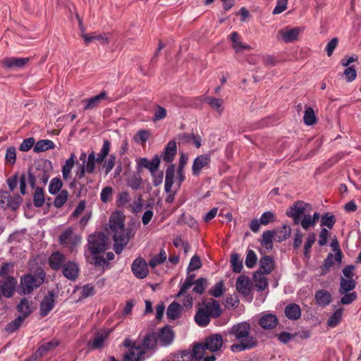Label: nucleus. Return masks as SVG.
Listing matches in <instances>:
<instances>
[{
    "label": "nucleus",
    "mask_w": 361,
    "mask_h": 361,
    "mask_svg": "<svg viewBox=\"0 0 361 361\" xmlns=\"http://www.w3.org/2000/svg\"><path fill=\"white\" fill-rule=\"evenodd\" d=\"M17 310L21 313L20 316H23V318L25 319L32 312V300H30L26 298L21 299L17 305Z\"/></svg>",
    "instance_id": "nucleus-30"
},
{
    "label": "nucleus",
    "mask_w": 361,
    "mask_h": 361,
    "mask_svg": "<svg viewBox=\"0 0 361 361\" xmlns=\"http://www.w3.org/2000/svg\"><path fill=\"white\" fill-rule=\"evenodd\" d=\"M312 210L310 204L298 200L293 204L286 211L287 216L293 219L295 225H299L300 219L306 214L310 213Z\"/></svg>",
    "instance_id": "nucleus-8"
},
{
    "label": "nucleus",
    "mask_w": 361,
    "mask_h": 361,
    "mask_svg": "<svg viewBox=\"0 0 361 361\" xmlns=\"http://www.w3.org/2000/svg\"><path fill=\"white\" fill-rule=\"evenodd\" d=\"M30 61V58L8 57L4 59L1 63L4 68L20 69L24 68Z\"/></svg>",
    "instance_id": "nucleus-14"
},
{
    "label": "nucleus",
    "mask_w": 361,
    "mask_h": 361,
    "mask_svg": "<svg viewBox=\"0 0 361 361\" xmlns=\"http://www.w3.org/2000/svg\"><path fill=\"white\" fill-rule=\"evenodd\" d=\"M195 275L194 274H188L183 283L180 286V290L178 293L176 295V298H180L181 296H183L185 295L186 291L192 286L195 284Z\"/></svg>",
    "instance_id": "nucleus-42"
},
{
    "label": "nucleus",
    "mask_w": 361,
    "mask_h": 361,
    "mask_svg": "<svg viewBox=\"0 0 361 361\" xmlns=\"http://www.w3.org/2000/svg\"><path fill=\"white\" fill-rule=\"evenodd\" d=\"M181 306L177 302H172L167 308L166 314L171 319L178 318L181 314Z\"/></svg>",
    "instance_id": "nucleus-46"
},
{
    "label": "nucleus",
    "mask_w": 361,
    "mask_h": 361,
    "mask_svg": "<svg viewBox=\"0 0 361 361\" xmlns=\"http://www.w3.org/2000/svg\"><path fill=\"white\" fill-rule=\"evenodd\" d=\"M75 156L71 154L70 157L66 161L65 164L62 167L63 178L66 180L71 176V170L74 166Z\"/></svg>",
    "instance_id": "nucleus-45"
},
{
    "label": "nucleus",
    "mask_w": 361,
    "mask_h": 361,
    "mask_svg": "<svg viewBox=\"0 0 361 361\" xmlns=\"http://www.w3.org/2000/svg\"><path fill=\"white\" fill-rule=\"evenodd\" d=\"M177 153V145L174 140L169 141L166 145L161 154L163 160L166 162L173 161Z\"/></svg>",
    "instance_id": "nucleus-28"
},
{
    "label": "nucleus",
    "mask_w": 361,
    "mask_h": 361,
    "mask_svg": "<svg viewBox=\"0 0 361 361\" xmlns=\"http://www.w3.org/2000/svg\"><path fill=\"white\" fill-rule=\"evenodd\" d=\"M168 357L171 361H192L190 350H185L177 353L171 354Z\"/></svg>",
    "instance_id": "nucleus-47"
},
{
    "label": "nucleus",
    "mask_w": 361,
    "mask_h": 361,
    "mask_svg": "<svg viewBox=\"0 0 361 361\" xmlns=\"http://www.w3.org/2000/svg\"><path fill=\"white\" fill-rule=\"evenodd\" d=\"M230 39L232 42V47L236 53L242 52L244 50H250L252 47L241 41L240 36L237 32H233L230 35Z\"/></svg>",
    "instance_id": "nucleus-26"
},
{
    "label": "nucleus",
    "mask_w": 361,
    "mask_h": 361,
    "mask_svg": "<svg viewBox=\"0 0 361 361\" xmlns=\"http://www.w3.org/2000/svg\"><path fill=\"white\" fill-rule=\"evenodd\" d=\"M78 265L72 261L65 263L62 267V273L63 276L71 281H75L79 274Z\"/></svg>",
    "instance_id": "nucleus-20"
},
{
    "label": "nucleus",
    "mask_w": 361,
    "mask_h": 361,
    "mask_svg": "<svg viewBox=\"0 0 361 361\" xmlns=\"http://www.w3.org/2000/svg\"><path fill=\"white\" fill-rule=\"evenodd\" d=\"M274 239L277 242H282L290 236L291 228L288 225H283L281 228L273 231Z\"/></svg>",
    "instance_id": "nucleus-36"
},
{
    "label": "nucleus",
    "mask_w": 361,
    "mask_h": 361,
    "mask_svg": "<svg viewBox=\"0 0 361 361\" xmlns=\"http://www.w3.org/2000/svg\"><path fill=\"white\" fill-rule=\"evenodd\" d=\"M343 314V309L336 310L327 321V325L330 327L336 326L341 322Z\"/></svg>",
    "instance_id": "nucleus-56"
},
{
    "label": "nucleus",
    "mask_w": 361,
    "mask_h": 361,
    "mask_svg": "<svg viewBox=\"0 0 361 361\" xmlns=\"http://www.w3.org/2000/svg\"><path fill=\"white\" fill-rule=\"evenodd\" d=\"M274 268V261L270 256H264L259 260V272L269 274Z\"/></svg>",
    "instance_id": "nucleus-33"
},
{
    "label": "nucleus",
    "mask_w": 361,
    "mask_h": 361,
    "mask_svg": "<svg viewBox=\"0 0 361 361\" xmlns=\"http://www.w3.org/2000/svg\"><path fill=\"white\" fill-rule=\"evenodd\" d=\"M131 270L135 276L140 279L146 278L149 274L147 264L142 257H137L133 261Z\"/></svg>",
    "instance_id": "nucleus-12"
},
{
    "label": "nucleus",
    "mask_w": 361,
    "mask_h": 361,
    "mask_svg": "<svg viewBox=\"0 0 361 361\" xmlns=\"http://www.w3.org/2000/svg\"><path fill=\"white\" fill-rule=\"evenodd\" d=\"M224 334L233 337L234 341H238L231 346L232 352L250 350L255 348L258 344L257 338L251 334V325L247 322L235 324L224 331Z\"/></svg>",
    "instance_id": "nucleus-1"
},
{
    "label": "nucleus",
    "mask_w": 361,
    "mask_h": 361,
    "mask_svg": "<svg viewBox=\"0 0 361 361\" xmlns=\"http://www.w3.org/2000/svg\"><path fill=\"white\" fill-rule=\"evenodd\" d=\"M123 345L128 348L123 357V361H143L145 360V350L142 348L140 343L127 338L123 341Z\"/></svg>",
    "instance_id": "nucleus-7"
},
{
    "label": "nucleus",
    "mask_w": 361,
    "mask_h": 361,
    "mask_svg": "<svg viewBox=\"0 0 361 361\" xmlns=\"http://www.w3.org/2000/svg\"><path fill=\"white\" fill-rule=\"evenodd\" d=\"M55 147L54 143L50 140H41L34 145L33 151L36 153L47 151Z\"/></svg>",
    "instance_id": "nucleus-41"
},
{
    "label": "nucleus",
    "mask_w": 361,
    "mask_h": 361,
    "mask_svg": "<svg viewBox=\"0 0 361 361\" xmlns=\"http://www.w3.org/2000/svg\"><path fill=\"white\" fill-rule=\"evenodd\" d=\"M24 320L23 316H18L14 320L7 324L5 327V331L9 334L13 333L19 329Z\"/></svg>",
    "instance_id": "nucleus-53"
},
{
    "label": "nucleus",
    "mask_w": 361,
    "mask_h": 361,
    "mask_svg": "<svg viewBox=\"0 0 361 361\" xmlns=\"http://www.w3.org/2000/svg\"><path fill=\"white\" fill-rule=\"evenodd\" d=\"M98 255L99 254L92 255V257L90 259L89 255L87 252H85V256L90 264H92L96 267L102 268L104 271L105 269L109 267V262L104 257Z\"/></svg>",
    "instance_id": "nucleus-34"
},
{
    "label": "nucleus",
    "mask_w": 361,
    "mask_h": 361,
    "mask_svg": "<svg viewBox=\"0 0 361 361\" xmlns=\"http://www.w3.org/2000/svg\"><path fill=\"white\" fill-rule=\"evenodd\" d=\"M81 37L84 39L86 44H89L94 40L98 41L102 44H106L109 43L108 38L102 35H94L90 36L87 34H82Z\"/></svg>",
    "instance_id": "nucleus-49"
},
{
    "label": "nucleus",
    "mask_w": 361,
    "mask_h": 361,
    "mask_svg": "<svg viewBox=\"0 0 361 361\" xmlns=\"http://www.w3.org/2000/svg\"><path fill=\"white\" fill-rule=\"evenodd\" d=\"M200 308L204 310L212 318H217L221 314L220 305L214 299H210L208 301L202 300Z\"/></svg>",
    "instance_id": "nucleus-15"
},
{
    "label": "nucleus",
    "mask_w": 361,
    "mask_h": 361,
    "mask_svg": "<svg viewBox=\"0 0 361 361\" xmlns=\"http://www.w3.org/2000/svg\"><path fill=\"white\" fill-rule=\"evenodd\" d=\"M55 295L53 291H49L44 296L40 304V314L42 317L47 316L54 308L55 305Z\"/></svg>",
    "instance_id": "nucleus-19"
},
{
    "label": "nucleus",
    "mask_w": 361,
    "mask_h": 361,
    "mask_svg": "<svg viewBox=\"0 0 361 361\" xmlns=\"http://www.w3.org/2000/svg\"><path fill=\"white\" fill-rule=\"evenodd\" d=\"M225 292L224 284L222 281H220L214 284L209 290V294L215 297L219 298Z\"/></svg>",
    "instance_id": "nucleus-59"
},
{
    "label": "nucleus",
    "mask_w": 361,
    "mask_h": 361,
    "mask_svg": "<svg viewBox=\"0 0 361 361\" xmlns=\"http://www.w3.org/2000/svg\"><path fill=\"white\" fill-rule=\"evenodd\" d=\"M108 99V94L106 91L101 92L99 94L90 97L87 99L82 100V103H85V106L83 108L84 111L89 110V109H93L96 107H97L99 104L103 100H106Z\"/></svg>",
    "instance_id": "nucleus-21"
},
{
    "label": "nucleus",
    "mask_w": 361,
    "mask_h": 361,
    "mask_svg": "<svg viewBox=\"0 0 361 361\" xmlns=\"http://www.w3.org/2000/svg\"><path fill=\"white\" fill-rule=\"evenodd\" d=\"M315 240L316 238L315 234L314 233H310L308 234V236L304 245V255L306 258H310L311 248L313 244L314 243Z\"/></svg>",
    "instance_id": "nucleus-60"
},
{
    "label": "nucleus",
    "mask_w": 361,
    "mask_h": 361,
    "mask_svg": "<svg viewBox=\"0 0 361 361\" xmlns=\"http://www.w3.org/2000/svg\"><path fill=\"white\" fill-rule=\"evenodd\" d=\"M237 290L244 296L248 295L252 289V283L250 278L245 275L238 276L235 283Z\"/></svg>",
    "instance_id": "nucleus-18"
},
{
    "label": "nucleus",
    "mask_w": 361,
    "mask_h": 361,
    "mask_svg": "<svg viewBox=\"0 0 361 361\" xmlns=\"http://www.w3.org/2000/svg\"><path fill=\"white\" fill-rule=\"evenodd\" d=\"M278 322V318L274 314H264L259 319V325L264 329H273Z\"/></svg>",
    "instance_id": "nucleus-25"
},
{
    "label": "nucleus",
    "mask_w": 361,
    "mask_h": 361,
    "mask_svg": "<svg viewBox=\"0 0 361 361\" xmlns=\"http://www.w3.org/2000/svg\"><path fill=\"white\" fill-rule=\"evenodd\" d=\"M211 163V156L209 154H204L197 156L193 161L192 166V173L194 176H199L201 171L204 168H209Z\"/></svg>",
    "instance_id": "nucleus-11"
},
{
    "label": "nucleus",
    "mask_w": 361,
    "mask_h": 361,
    "mask_svg": "<svg viewBox=\"0 0 361 361\" xmlns=\"http://www.w3.org/2000/svg\"><path fill=\"white\" fill-rule=\"evenodd\" d=\"M157 339L158 343L162 346H168L171 344L174 339V334L172 329L169 326L161 329Z\"/></svg>",
    "instance_id": "nucleus-17"
},
{
    "label": "nucleus",
    "mask_w": 361,
    "mask_h": 361,
    "mask_svg": "<svg viewBox=\"0 0 361 361\" xmlns=\"http://www.w3.org/2000/svg\"><path fill=\"white\" fill-rule=\"evenodd\" d=\"M356 286V282L353 279L341 278L339 293L343 294L353 290Z\"/></svg>",
    "instance_id": "nucleus-39"
},
{
    "label": "nucleus",
    "mask_w": 361,
    "mask_h": 361,
    "mask_svg": "<svg viewBox=\"0 0 361 361\" xmlns=\"http://www.w3.org/2000/svg\"><path fill=\"white\" fill-rule=\"evenodd\" d=\"M315 300L318 305L326 307L331 303L332 296L329 291L326 290H319L315 293Z\"/></svg>",
    "instance_id": "nucleus-31"
},
{
    "label": "nucleus",
    "mask_w": 361,
    "mask_h": 361,
    "mask_svg": "<svg viewBox=\"0 0 361 361\" xmlns=\"http://www.w3.org/2000/svg\"><path fill=\"white\" fill-rule=\"evenodd\" d=\"M303 120L307 126H312L316 123L314 111L312 107L306 108L303 116Z\"/></svg>",
    "instance_id": "nucleus-62"
},
{
    "label": "nucleus",
    "mask_w": 361,
    "mask_h": 361,
    "mask_svg": "<svg viewBox=\"0 0 361 361\" xmlns=\"http://www.w3.org/2000/svg\"><path fill=\"white\" fill-rule=\"evenodd\" d=\"M257 261V257L255 252L252 250H248L245 258V265L247 268H253Z\"/></svg>",
    "instance_id": "nucleus-63"
},
{
    "label": "nucleus",
    "mask_w": 361,
    "mask_h": 361,
    "mask_svg": "<svg viewBox=\"0 0 361 361\" xmlns=\"http://www.w3.org/2000/svg\"><path fill=\"white\" fill-rule=\"evenodd\" d=\"M166 259V253L164 249H161L159 253L154 256L149 261V265L152 268L156 267L157 265L162 264Z\"/></svg>",
    "instance_id": "nucleus-57"
},
{
    "label": "nucleus",
    "mask_w": 361,
    "mask_h": 361,
    "mask_svg": "<svg viewBox=\"0 0 361 361\" xmlns=\"http://www.w3.org/2000/svg\"><path fill=\"white\" fill-rule=\"evenodd\" d=\"M285 315L291 320H297L301 316V309L300 306L295 303L288 304L285 307Z\"/></svg>",
    "instance_id": "nucleus-35"
},
{
    "label": "nucleus",
    "mask_w": 361,
    "mask_h": 361,
    "mask_svg": "<svg viewBox=\"0 0 361 361\" xmlns=\"http://www.w3.org/2000/svg\"><path fill=\"white\" fill-rule=\"evenodd\" d=\"M223 341V337L221 334H212L205 338L204 342V348L211 352H216L222 347Z\"/></svg>",
    "instance_id": "nucleus-16"
},
{
    "label": "nucleus",
    "mask_w": 361,
    "mask_h": 361,
    "mask_svg": "<svg viewBox=\"0 0 361 361\" xmlns=\"http://www.w3.org/2000/svg\"><path fill=\"white\" fill-rule=\"evenodd\" d=\"M62 180L59 178H54L49 183V192L51 195H56L58 192L62 190Z\"/></svg>",
    "instance_id": "nucleus-55"
},
{
    "label": "nucleus",
    "mask_w": 361,
    "mask_h": 361,
    "mask_svg": "<svg viewBox=\"0 0 361 361\" xmlns=\"http://www.w3.org/2000/svg\"><path fill=\"white\" fill-rule=\"evenodd\" d=\"M161 162L160 157L156 154L153 158L149 160L147 158H140L137 160V169L140 171L142 169L145 168L149 171L151 175L157 173Z\"/></svg>",
    "instance_id": "nucleus-10"
},
{
    "label": "nucleus",
    "mask_w": 361,
    "mask_h": 361,
    "mask_svg": "<svg viewBox=\"0 0 361 361\" xmlns=\"http://www.w3.org/2000/svg\"><path fill=\"white\" fill-rule=\"evenodd\" d=\"M66 262L65 255L60 252H53L49 257V264L55 271L62 269Z\"/></svg>",
    "instance_id": "nucleus-24"
},
{
    "label": "nucleus",
    "mask_w": 361,
    "mask_h": 361,
    "mask_svg": "<svg viewBox=\"0 0 361 361\" xmlns=\"http://www.w3.org/2000/svg\"><path fill=\"white\" fill-rule=\"evenodd\" d=\"M35 192L33 195V203L36 207H41L44 203V190L41 187L35 188Z\"/></svg>",
    "instance_id": "nucleus-50"
},
{
    "label": "nucleus",
    "mask_w": 361,
    "mask_h": 361,
    "mask_svg": "<svg viewBox=\"0 0 361 361\" xmlns=\"http://www.w3.org/2000/svg\"><path fill=\"white\" fill-rule=\"evenodd\" d=\"M109 226V233L112 235L114 241V251L116 254H120L132 237V231L128 228H125L124 216L119 212H114L111 214Z\"/></svg>",
    "instance_id": "nucleus-2"
},
{
    "label": "nucleus",
    "mask_w": 361,
    "mask_h": 361,
    "mask_svg": "<svg viewBox=\"0 0 361 361\" xmlns=\"http://www.w3.org/2000/svg\"><path fill=\"white\" fill-rule=\"evenodd\" d=\"M111 332L112 329H103L96 332L94 337L87 342V347L90 350L102 348Z\"/></svg>",
    "instance_id": "nucleus-9"
},
{
    "label": "nucleus",
    "mask_w": 361,
    "mask_h": 361,
    "mask_svg": "<svg viewBox=\"0 0 361 361\" xmlns=\"http://www.w3.org/2000/svg\"><path fill=\"white\" fill-rule=\"evenodd\" d=\"M231 264L232 270L235 273H240L243 269V262L237 253H232L231 255Z\"/></svg>",
    "instance_id": "nucleus-58"
},
{
    "label": "nucleus",
    "mask_w": 361,
    "mask_h": 361,
    "mask_svg": "<svg viewBox=\"0 0 361 361\" xmlns=\"http://www.w3.org/2000/svg\"><path fill=\"white\" fill-rule=\"evenodd\" d=\"M299 224H300L302 228L305 231H307L310 228L315 226L314 221L312 220V216L310 214H305L302 216V219H300Z\"/></svg>",
    "instance_id": "nucleus-64"
},
{
    "label": "nucleus",
    "mask_w": 361,
    "mask_h": 361,
    "mask_svg": "<svg viewBox=\"0 0 361 361\" xmlns=\"http://www.w3.org/2000/svg\"><path fill=\"white\" fill-rule=\"evenodd\" d=\"M108 239L103 233H94L87 238V247L91 255L104 252L108 248Z\"/></svg>",
    "instance_id": "nucleus-6"
},
{
    "label": "nucleus",
    "mask_w": 361,
    "mask_h": 361,
    "mask_svg": "<svg viewBox=\"0 0 361 361\" xmlns=\"http://www.w3.org/2000/svg\"><path fill=\"white\" fill-rule=\"evenodd\" d=\"M212 317H210L204 310H202L199 307L195 315V320L196 323L200 326L204 327L207 326L211 320Z\"/></svg>",
    "instance_id": "nucleus-40"
},
{
    "label": "nucleus",
    "mask_w": 361,
    "mask_h": 361,
    "mask_svg": "<svg viewBox=\"0 0 361 361\" xmlns=\"http://www.w3.org/2000/svg\"><path fill=\"white\" fill-rule=\"evenodd\" d=\"M336 222V217L329 212L325 213L321 217V226H326L328 228L331 229Z\"/></svg>",
    "instance_id": "nucleus-61"
},
{
    "label": "nucleus",
    "mask_w": 361,
    "mask_h": 361,
    "mask_svg": "<svg viewBox=\"0 0 361 361\" xmlns=\"http://www.w3.org/2000/svg\"><path fill=\"white\" fill-rule=\"evenodd\" d=\"M17 280L13 276H7L5 281H1L3 296L11 298L15 293Z\"/></svg>",
    "instance_id": "nucleus-23"
},
{
    "label": "nucleus",
    "mask_w": 361,
    "mask_h": 361,
    "mask_svg": "<svg viewBox=\"0 0 361 361\" xmlns=\"http://www.w3.org/2000/svg\"><path fill=\"white\" fill-rule=\"evenodd\" d=\"M343 254L342 252H336L334 255L332 253L328 254L326 258L324 259L323 264V274H326L329 269L337 262L341 264L342 262Z\"/></svg>",
    "instance_id": "nucleus-27"
},
{
    "label": "nucleus",
    "mask_w": 361,
    "mask_h": 361,
    "mask_svg": "<svg viewBox=\"0 0 361 361\" xmlns=\"http://www.w3.org/2000/svg\"><path fill=\"white\" fill-rule=\"evenodd\" d=\"M59 343L57 341H49L41 346L36 350V352L32 355L33 360L43 357L48 351L55 348L58 346Z\"/></svg>",
    "instance_id": "nucleus-32"
},
{
    "label": "nucleus",
    "mask_w": 361,
    "mask_h": 361,
    "mask_svg": "<svg viewBox=\"0 0 361 361\" xmlns=\"http://www.w3.org/2000/svg\"><path fill=\"white\" fill-rule=\"evenodd\" d=\"M111 149V142L108 140H104L99 152L97 154L94 151H92L87 156L86 164V171L88 173H93L95 170L96 164H102V169L107 175L115 166L116 155L114 154H109Z\"/></svg>",
    "instance_id": "nucleus-3"
},
{
    "label": "nucleus",
    "mask_w": 361,
    "mask_h": 361,
    "mask_svg": "<svg viewBox=\"0 0 361 361\" xmlns=\"http://www.w3.org/2000/svg\"><path fill=\"white\" fill-rule=\"evenodd\" d=\"M264 274H265L257 271L253 276L255 285L257 289L259 291L264 290L268 286L267 279Z\"/></svg>",
    "instance_id": "nucleus-44"
},
{
    "label": "nucleus",
    "mask_w": 361,
    "mask_h": 361,
    "mask_svg": "<svg viewBox=\"0 0 361 361\" xmlns=\"http://www.w3.org/2000/svg\"><path fill=\"white\" fill-rule=\"evenodd\" d=\"M175 171L176 169L174 164H170L166 170L164 190L166 193H170L171 192V188L174 183Z\"/></svg>",
    "instance_id": "nucleus-29"
},
{
    "label": "nucleus",
    "mask_w": 361,
    "mask_h": 361,
    "mask_svg": "<svg viewBox=\"0 0 361 361\" xmlns=\"http://www.w3.org/2000/svg\"><path fill=\"white\" fill-rule=\"evenodd\" d=\"M80 237L78 235L73 236L71 228L65 230L59 236V243L62 245L75 246L80 242Z\"/></svg>",
    "instance_id": "nucleus-22"
},
{
    "label": "nucleus",
    "mask_w": 361,
    "mask_h": 361,
    "mask_svg": "<svg viewBox=\"0 0 361 361\" xmlns=\"http://www.w3.org/2000/svg\"><path fill=\"white\" fill-rule=\"evenodd\" d=\"M188 160V156L183 153H181L179 157V163L177 169V178L178 186H180L185 179V176L184 174V169L185 165L187 164Z\"/></svg>",
    "instance_id": "nucleus-37"
},
{
    "label": "nucleus",
    "mask_w": 361,
    "mask_h": 361,
    "mask_svg": "<svg viewBox=\"0 0 361 361\" xmlns=\"http://www.w3.org/2000/svg\"><path fill=\"white\" fill-rule=\"evenodd\" d=\"M209 283L205 278H199L195 281L192 291L202 295L207 288Z\"/></svg>",
    "instance_id": "nucleus-54"
},
{
    "label": "nucleus",
    "mask_w": 361,
    "mask_h": 361,
    "mask_svg": "<svg viewBox=\"0 0 361 361\" xmlns=\"http://www.w3.org/2000/svg\"><path fill=\"white\" fill-rule=\"evenodd\" d=\"M57 194L58 195L55 197L53 204L56 208L59 209L62 207L68 200V192L66 190H62Z\"/></svg>",
    "instance_id": "nucleus-51"
},
{
    "label": "nucleus",
    "mask_w": 361,
    "mask_h": 361,
    "mask_svg": "<svg viewBox=\"0 0 361 361\" xmlns=\"http://www.w3.org/2000/svg\"><path fill=\"white\" fill-rule=\"evenodd\" d=\"M53 169L52 163L47 159H42L35 163L33 167L28 170V183L32 188H35L37 180L46 185Z\"/></svg>",
    "instance_id": "nucleus-4"
},
{
    "label": "nucleus",
    "mask_w": 361,
    "mask_h": 361,
    "mask_svg": "<svg viewBox=\"0 0 361 361\" xmlns=\"http://www.w3.org/2000/svg\"><path fill=\"white\" fill-rule=\"evenodd\" d=\"M206 348L204 345L202 343H196L193 345L192 351H190L192 360H200L203 358L205 354Z\"/></svg>",
    "instance_id": "nucleus-48"
},
{
    "label": "nucleus",
    "mask_w": 361,
    "mask_h": 361,
    "mask_svg": "<svg viewBox=\"0 0 361 361\" xmlns=\"http://www.w3.org/2000/svg\"><path fill=\"white\" fill-rule=\"evenodd\" d=\"M204 101L210 106V107L219 114H221L224 109V100L222 99L207 97L204 98Z\"/></svg>",
    "instance_id": "nucleus-43"
},
{
    "label": "nucleus",
    "mask_w": 361,
    "mask_h": 361,
    "mask_svg": "<svg viewBox=\"0 0 361 361\" xmlns=\"http://www.w3.org/2000/svg\"><path fill=\"white\" fill-rule=\"evenodd\" d=\"M273 238H274V234L273 231H266L263 233L261 245L264 246L267 249H271L273 247Z\"/></svg>",
    "instance_id": "nucleus-52"
},
{
    "label": "nucleus",
    "mask_w": 361,
    "mask_h": 361,
    "mask_svg": "<svg viewBox=\"0 0 361 361\" xmlns=\"http://www.w3.org/2000/svg\"><path fill=\"white\" fill-rule=\"evenodd\" d=\"M302 29L295 27L291 29L285 27L278 31L277 38H281L284 42L290 43L296 41Z\"/></svg>",
    "instance_id": "nucleus-13"
},
{
    "label": "nucleus",
    "mask_w": 361,
    "mask_h": 361,
    "mask_svg": "<svg viewBox=\"0 0 361 361\" xmlns=\"http://www.w3.org/2000/svg\"><path fill=\"white\" fill-rule=\"evenodd\" d=\"M158 343L156 336L154 334H147L145 336L142 343V348L145 349V353L147 350H154Z\"/></svg>",
    "instance_id": "nucleus-38"
},
{
    "label": "nucleus",
    "mask_w": 361,
    "mask_h": 361,
    "mask_svg": "<svg viewBox=\"0 0 361 361\" xmlns=\"http://www.w3.org/2000/svg\"><path fill=\"white\" fill-rule=\"evenodd\" d=\"M46 273L42 268H37L34 274H27L20 277L18 292L20 295H28L40 287L44 282Z\"/></svg>",
    "instance_id": "nucleus-5"
}]
</instances>
